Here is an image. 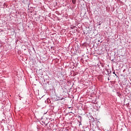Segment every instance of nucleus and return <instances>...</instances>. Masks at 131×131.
I'll use <instances>...</instances> for the list:
<instances>
[{
    "instance_id": "20e7f679",
    "label": "nucleus",
    "mask_w": 131,
    "mask_h": 131,
    "mask_svg": "<svg viewBox=\"0 0 131 131\" xmlns=\"http://www.w3.org/2000/svg\"><path fill=\"white\" fill-rule=\"evenodd\" d=\"M61 100H63V98H62Z\"/></svg>"
},
{
    "instance_id": "f03ea898",
    "label": "nucleus",
    "mask_w": 131,
    "mask_h": 131,
    "mask_svg": "<svg viewBox=\"0 0 131 131\" xmlns=\"http://www.w3.org/2000/svg\"><path fill=\"white\" fill-rule=\"evenodd\" d=\"M113 73H114V74H115V72H114Z\"/></svg>"
},
{
    "instance_id": "7ed1b4c3",
    "label": "nucleus",
    "mask_w": 131,
    "mask_h": 131,
    "mask_svg": "<svg viewBox=\"0 0 131 131\" xmlns=\"http://www.w3.org/2000/svg\"><path fill=\"white\" fill-rule=\"evenodd\" d=\"M115 76H117V75L115 74Z\"/></svg>"
},
{
    "instance_id": "f257e3e1",
    "label": "nucleus",
    "mask_w": 131,
    "mask_h": 131,
    "mask_svg": "<svg viewBox=\"0 0 131 131\" xmlns=\"http://www.w3.org/2000/svg\"><path fill=\"white\" fill-rule=\"evenodd\" d=\"M73 4H75L76 3V0H72Z\"/></svg>"
}]
</instances>
